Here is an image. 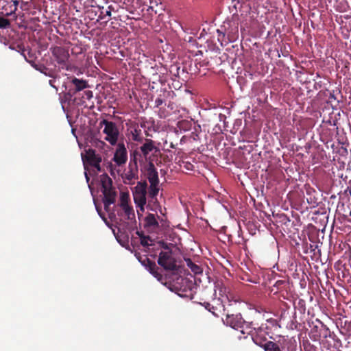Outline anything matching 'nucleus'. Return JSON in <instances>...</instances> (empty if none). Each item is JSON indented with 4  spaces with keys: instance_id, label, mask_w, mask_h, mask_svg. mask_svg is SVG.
Listing matches in <instances>:
<instances>
[{
    "instance_id": "a211bd4d",
    "label": "nucleus",
    "mask_w": 351,
    "mask_h": 351,
    "mask_svg": "<svg viewBox=\"0 0 351 351\" xmlns=\"http://www.w3.org/2000/svg\"><path fill=\"white\" fill-rule=\"evenodd\" d=\"M72 84L75 86V91L78 92L88 87L86 81L74 77L71 80Z\"/></svg>"
},
{
    "instance_id": "423d86ee",
    "label": "nucleus",
    "mask_w": 351,
    "mask_h": 351,
    "mask_svg": "<svg viewBox=\"0 0 351 351\" xmlns=\"http://www.w3.org/2000/svg\"><path fill=\"white\" fill-rule=\"evenodd\" d=\"M100 182L104 194V208L107 212H109L110 206L115 203L117 192L115 188L112 186V179L107 174L101 175Z\"/></svg>"
},
{
    "instance_id": "4c0bfd02",
    "label": "nucleus",
    "mask_w": 351,
    "mask_h": 351,
    "mask_svg": "<svg viewBox=\"0 0 351 351\" xmlns=\"http://www.w3.org/2000/svg\"><path fill=\"white\" fill-rule=\"evenodd\" d=\"M226 230H227V227L226 226H221V229L219 230V232H222V233H224V234H227Z\"/></svg>"
},
{
    "instance_id": "f03ea898",
    "label": "nucleus",
    "mask_w": 351,
    "mask_h": 351,
    "mask_svg": "<svg viewBox=\"0 0 351 351\" xmlns=\"http://www.w3.org/2000/svg\"><path fill=\"white\" fill-rule=\"evenodd\" d=\"M107 226L112 231L117 241L123 245V243L128 242L130 235L133 236L132 232L137 230L136 221H104Z\"/></svg>"
},
{
    "instance_id": "ddd939ff",
    "label": "nucleus",
    "mask_w": 351,
    "mask_h": 351,
    "mask_svg": "<svg viewBox=\"0 0 351 351\" xmlns=\"http://www.w3.org/2000/svg\"><path fill=\"white\" fill-rule=\"evenodd\" d=\"M226 319L223 320V322L230 326L231 328L235 330H239L240 328H244L245 320L242 317L240 313L236 315H229L228 313H226Z\"/></svg>"
},
{
    "instance_id": "9d476101",
    "label": "nucleus",
    "mask_w": 351,
    "mask_h": 351,
    "mask_svg": "<svg viewBox=\"0 0 351 351\" xmlns=\"http://www.w3.org/2000/svg\"><path fill=\"white\" fill-rule=\"evenodd\" d=\"M83 160H86V162L93 168L96 169L97 172L103 171L101 167V162L102 161L101 156L96 152L95 149L91 148L86 150L84 156L82 155Z\"/></svg>"
},
{
    "instance_id": "39448f33",
    "label": "nucleus",
    "mask_w": 351,
    "mask_h": 351,
    "mask_svg": "<svg viewBox=\"0 0 351 351\" xmlns=\"http://www.w3.org/2000/svg\"><path fill=\"white\" fill-rule=\"evenodd\" d=\"M143 143V145L133 152V160L135 164H136L137 160L152 162V157L159 152L158 147L153 140L146 138Z\"/></svg>"
},
{
    "instance_id": "f704fd0d",
    "label": "nucleus",
    "mask_w": 351,
    "mask_h": 351,
    "mask_svg": "<svg viewBox=\"0 0 351 351\" xmlns=\"http://www.w3.org/2000/svg\"><path fill=\"white\" fill-rule=\"evenodd\" d=\"M105 146H106V144L103 141H97V142H96V147H97L103 148Z\"/></svg>"
},
{
    "instance_id": "bb28decb",
    "label": "nucleus",
    "mask_w": 351,
    "mask_h": 351,
    "mask_svg": "<svg viewBox=\"0 0 351 351\" xmlns=\"http://www.w3.org/2000/svg\"><path fill=\"white\" fill-rule=\"evenodd\" d=\"M124 178L128 181V183H130L133 180H134L135 175L132 171H130L125 173Z\"/></svg>"
},
{
    "instance_id": "5701e85b",
    "label": "nucleus",
    "mask_w": 351,
    "mask_h": 351,
    "mask_svg": "<svg viewBox=\"0 0 351 351\" xmlns=\"http://www.w3.org/2000/svg\"><path fill=\"white\" fill-rule=\"evenodd\" d=\"M244 226L247 227V228L249 229L251 234H254L255 232H253V231H255L256 229H258L260 228V226L256 225L257 221H242Z\"/></svg>"
},
{
    "instance_id": "4be33fe9",
    "label": "nucleus",
    "mask_w": 351,
    "mask_h": 351,
    "mask_svg": "<svg viewBox=\"0 0 351 351\" xmlns=\"http://www.w3.org/2000/svg\"><path fill=\"white\" fill-rule=\"evenodd\" d=\"M136 234L139 236L141 239V244L143 247H148L149 245H152V243H149L148 241H152L151 238L149 236H145L143 231L136 230L135 232Z\"/></svg>"
},
{
    "instance_id": "6ab92c4d",
    "label": "nucleus",
    "mask_w": 351,
    "mask_h": 351,
    "mask_svg": "<svg viewBox=\"0 0 351 351\" xmlns=\"http://www.w3.org/2000/svg\"><path fill=\"white\" fill-rule=\"evenodd\" d=\"M243 325H244V328L239 329L241 332L242 334H247L248 335L252 336V333L255 330V329L256 328V326H254V324H253V322H249L245 321V324Z\"/></svg>"
},
{
    "instance_id": "7ed1b4c3",
    "label": "nucleus",
    "mask_w": 351,
    "mask_h": 351,
    "mask_svg": "<svg viewBox=\"0 0 351 351\" xmlns=\"http://www.w3.org/2000/svg\"><path fill=\"white\" fill-rule=\"evenodd\" d=\"M217 32L218 41L221 45H226L238 38L239 23L234 19L225 21Z\"/></svg>"
},
{
    "instance_id": "473e14b6",
    "label": "nucleus",
    "mask_w": 351,
    "mask_h": 351,
    "mask_svg": "<svg viewBox=\"0 0 351 351\" xmlns=\"http://www.w3.org/2000/svg\"><path fill=\"white\" fill-rule=\"evenodd\" d=\"M18 3H19V1H13V5H12L14 6V8H13V10H12L10 11V13H7V14H6V15H7V16L11 15L12 13H14V12H15V11H16V9H17V5H18Z\"/></svg>"
},
{
    "instance_id": "c85d7f7f",
    "label": "nucleus",
    "mask_w": 351,
    "mask_h": 351,
    "mask_svg": "<svg viewBox=\"0 0 351 351\" xmlns=\"http://www.w3.org/2000/svg\"><path fill=\"white\" fill-rule=\"evenodd\" d=\"M149 271L152 274H156V270L158 269V267L154 262L149 261Z\"/></svg>"
},
{
    "instance_id": "412c9836",
    "label": "nucleus",
    "mask_w": 351,
    "mask_h": 351,
    "mask_svg": "<svg viewBox=\"0 0 351 351\" xmlns=\"http://www.w3.org/2000/svg\"><path fill=\"white\" fill-rule=\"evenodd\" d=\"M36 70L43 73L45 75L54 78L56 77L55 72L53 69H49L44 64H39Z\"/></svg>"
},
{
    "instance_id": "f8f14e48",
    "label": "nucleus",
    "mask_w": 351,
    "mask_h": 351,
    "mask_svg": "<svg viewBox=\"0 0 351 351\" xmlns=\"http://www.w3.org/2000/svg\"><path fill=\"white\" fill-rule=\"evenodd\" d=\"M51 51L57 63L64 69L69 58V51L62 47H53L51 49Z\"/></svg>"
},
{
    "instance_id": "dca6fc26",
    "label": "nucleus",
    "mask_w": 351,
    "mask_h": 351,
    "mask_svg": "<svg viewBox=\"0 0 351 351\" xmlns=\"http://www.w3.org/2000/svg\"><path fill=\"white\" fill-rule=\"evenodd\" d=\"M217 291L219 292L220 298V302L221 300H223V303L227 301H230L231 298V295L230 293L229 288L225 285L223 280H217L215 282V293H217Z\"/></svg>"
},
{
    "instance_id": "1a4fd4ad",
    "label": "nucleus",
    "mask_w": 351,
    "mask_h": 351,
    "mask_svg": "<svg viewBox=\"0 0 351 351\" xmlns=\"http://www.w3.org/2000/svg\"><path fill=\"white\" fill-rule=\"evenodd\" d=\"M283 344L284 346L280 347L276 342L269 341L267 346H265L264 351H284L285 348L287 351H296L297 342L293 338L284 339Z\"/></svg>"
},
{
    "instance_id": "2eb2a0df",
    "label": "nucleus",
    "mask_w": 351,
    "mask_h": 351,
    "mask_svg": "<svg viewBox=\"0 0 351 351\" xmlns=\"http://www.w3.org/2000/svg\"><path fill=\"white\" fill-rule=\"evenodd\" d=\"M266 333L262 327H256L251 336L253 342L263 350L269 341L267 340Z\"/></svg>"
},
{
    "instance_id": "20e7f679",
    "label": "nucleus",
    "mask_w": 351,
    "mask_h": 351,
    "mask_svg": "<svg viewBox=\"0 0 351 351\" xmlns=\"http://www.w3.org/2000/svg\"><path fill=\"white\" fill-rule=\"evenodd\" d=\"M128 161V152L125 145L123 143L117 144V147L113 155L112 161L106 162L104 160V165H106L107 170H108L112 176H115L119 173L117 169L118 167L124 165Z\"/></svg>"
},
{
    "instance_id": "393cba45",
    "label": "nucleus",
    "mask_w": 351,
    "mask_h": 351,
    "mask_svg": "<svg viewBox=\"0 0 351 351\" xmlns=\"http://www.w3.org/2000/svg\"><path fill=\"white\" fill-rule=\"evenodd\" d=\"M111 16V6H109L108 8V10L106 11H101L99 14V19H104L106 16Z\"/></svg>"
},
{
    "instance_id": "c03bdc74",
    "label": "nucleus",
    "mask_w": 351,
    "mask_h": 351,
    "mask_svg": "<svg viewBox=\"0 0 351 351\" xmlns=\"http://www.w3.org/2000/svg\"><path fill=\"white\" fill-rule=\"evenodd\" d=\"M85 176H86V178L87 182H88L89 178L88 177L86 173H85Z\"/></svg>"
},
{
    "instance_id": "f3484780",
    "label": "nucleus",
    "mask_w": 351,
    "mask_h": 351,
    "mask_svg": "<svg viewBox=\"0 0 351 351\" xmlns=\"http://www.w3.org/2000/svg\"><path fill=\"white\" fill-rule=\"evenodd\" d=\"M146 223L144 224L145 228L147 229L148 232H156L159 234L162 232V230L160 228V226L158 223V221H145Z\"/></svg>"
},
{
    "instance_id": "58836bf2",
    "label": "nucleus",
    "mask_w": 351,
    "mask_h": 351,
    "mask_svg": "<svg viewBox=\"0 0 351 351\" xmlns=\"http://www.w3.org/2000/svg\"><path fill=\"white\" fill-rule=\"evenodd\" d=\"M145 219H147V220H149V219H155V217L153 215H149V216L146 217L145 218Z\"/></svg>"
},
{
    "instance_id": "aec40b11",
    "label": "nucleus",
    "mask_w": 351,
    "mask_h": 351,
    "mask_svg": "<svg viewBox=\"0 0 351 351\" xmlns=\"http://www.w3.org/2000/svg\"><path fill=\"white\" fill-rule=\"evenodd\" d=\"M186 264L189 268L191 269L195 274H199L202 272V269L195 263H194L190 258L184 259Z\"/></svg>"
},
{
    "instance_id": "37998d69",
    "label": "nucleus",
    "mask_w": 351,
    "mask_h": 351,
    "mask_svg": "<svg viewBox=\"0 0 351 351\" xmlns=\"http://www.w3.org/2000/svg\"><path fill=\"white\" fill-rule=\"evenodd\" d=\"M237 226H239V228H241V223H240V221H237Z\"/></svg>"
},
{
    "instance_id": "cd10ccee",
    "label": "nucleus",
    "mask_w": 351,
    "mask_h": 351,
    "mask_svg": "<svg viewBox=\"0 0 351 351\" xmlns=\"http://www.w3.org/2000/svg\"><path fill=\"white\" fill-rule=\"evenodd\" d=\"M330 221V226L332 229H334L335 226H337V228H340V225H342L343 221H326L328 223Z\"/></svg>"
},
{
    "instance_id": "b1692460",
    "label": "nucleus",
    "mask_w": 351,
    "mask_h": 351,
    "mask_svg": "<svg viewBox=\"0 0 351 351\" xmlns=\"http://www.w3.org/2000/svg\"><path fill=\"white\" fill-rule=\"evenodd\" d=\"M131 136L134 141L138 143H143L144 141V138L141 134V130H139L134 129V130L131 131Z\"/></svg>"
},
{
    "instance_id": "7c9ffc66",
    "label": "nucleus",
    "mask_w": 351,
    "mask_h": 351,
    "mask_svg": "<svg viewBox=\"0 0 351 351\" xmlns=\"http://www.w3.org/2000/svg\"><path fill=\"white\" fill-rule=\"evenodd\" d=\"M300 221H295H295H291V220H289V221H286L283 223L284 225H285L286 226H289V223H291V225L292 226H299V223H300Z\"/></svg>"
},
{
    "instance_id": "79ce46f5",
    "label": "nucleus",
    "mask_w": 351,
    "mask_h": 351,
    "mask_svg": "<svg viewBox=\"0 0 351 351\" xmlns=\"http://www.w3.org/2000/svg\"><path fill=\"white\" fill-rule=\"evenodd\" d=\"M97 211H98L100 217L102 218V219L106 220V219L101 215V213H99V211L98 210H97Z\"/></svg>"
},
{
    "instance_id": "4468645a",
    "label": "nucleus",
    "mask_w": 351,
    "mask_h": 351,
    "mask_svg": "<svg viewBox=\"0 0 351 351\" xmlns=\"http://www.w3.org/2000/svg\"><path fill=\"white\" fill-rule=\"evenodd\" d=\"M130 200L129 194L128 193H121L120 195L119 206L121 212L125 214L128 219H132L134 217V210L132 206L128 204Z\"/></svg>"
},
{
    "instance_id": "ea45409f",
    "label": "nucleus",
    "mask_w": 351,
    "mask_h": 351,
    "mask_svg": "<svg viewBox=\"0 0 351 351\" xmlns=\"http://www.w3.org/2000/svg\"><path fill=\"white\" fill-rule=\"evenodd\" d=\"M276 221V223H275L274 221H272L273 224H274V226H278V222H280V223H281V222H282V221H281V220H279V221Z\"/></svg>"
},
{
    "instance_id": "0eeeda50",
    "label": "nucleus",
    "mask_w": 351,
    "mask_h": 351,
    "mask_svg": "<svg viewBox=\"0 0 351 351\" xmlns=\"http://www.w3.org/2000/svg\"><path fill=\"white\" fill-rule=\"evenodd\" d=\"M99 126L104 127L103 133L106 135L104 140L111 145H116L120 135L118 125L114 122L103 119L100 121Z\"/></svg>"
},
{
    "instance_id": "72a5a7b5",
    "label": "nucleus",
    "mask_w": 351,
    "mask_h": 351,
    "mask_svg": "<svg viewBox=\"0 0 351 351\" xmlns=\"http://www.w3.org/2000/svg\"><path fill=\"white\" fill-rule=\"evenodd\" d=\"M84 95L87 99H90L93 97V92L91 90H86L84 92Z\"/></svg>"
},
{
    "instance_id": "c756f323",
    "label": "nucleus",
    "mask_w": 351,
    "mask_h": 351,
    "mask_svg": "<svg viewBox=\"0 0 351 351\" xmlns=\"http://www.w3.org/2000/svg\"><path fill=\"white\" fill-rule=\"evenodd\" d=\"M158 244L160 246V247L165 250L166 251L171 250V249L169 246V244L163 241H158Z\"/></svg>"
},
{
    "instance_id": "a878e982",
    "label": "nucleus",
    "mask_w": 351,
    "mask_h": 351,
    "mask_svg": "<svg viewBox=\"0 0 351 351\" xmlns=\"http://www.w3.org/2000/svg\"><path fill=\"white\" fill-rule=\"evenodd\" d=\"M10 25V21L8 19L0 17V28H7Z\"/></svg>"
},
{
    "instance_id": "9b49d317",
    "label": "nucleus",
    "mask_w": 351,
    "mask_h": 351,
    "mask_svg": "<svg viewBox=\"0 0 351 351\" xmlns=\"http://www.w3.org/2000/svg\"><path fill=\"white\" fill-rule=\"evenodd\" d=\"M220 298H216L213 300V304L205 302L202 305L215 316L219 317L220 315H224L226 311L223 300H221L220 302Z\"/></svg>"
},
{
    "instance_id": "2f4dec72",
    "label": "nucleus",
    "mask_w": 351,
    "mask_h": 351,
    "mask_svg": "<svg viewBox=\"0 0 351 351\" xmlns=\"http://www.w3.org/2000/svg\"><path fill=\"white\" fill-rule=\"evenodd\" d=\"M23 56H24V58H25V60H26L27 62H29V63L31 64V66L36 70V68H38V67L39 64H36V63H35V62H34V61H33V60H29L26 58L25 55H23Z\"/></svg>"
},
{
    "instance_id": "e433bc0d",
    "label": "nucleus",
    "mask_w": 351,
    "mask_h": 351,
    "mask_svg": "<svg viewBox=\"0 0 351 351\" xmlns=\"http://www.w3.org/2000/svg\"><path fill=\"white\" fill-rule=\"evenodd\" d=\"M163 103V101L162 99L160 98H157L156 100H155V104H156V106H159L160 105H162Z\"/></svg>"
},
{
    "instance_id": "c9c22d12",
    "label": "nucleus",
    "mask_w": 351,
    "mask_h": 351,
    "mask_svg": "<svg viewBox=\"0 0 351 351\" xmlns=\"http://www.w3.org/2000/svg\"><path fill=\"white\" fill-rule=\"evenodd\" d=\"M55 82H56V80H55V77L53 78V80H50L49 81V84L51 86H52L53 88H54L56 90H58V88L55 85Z\"/></svg>"
},
{
    "instance_id": "a19ab883",
    "label": "nucleus",
    "mask_w": 351,
    "mask_h": 351,
    "mask_svg": "<svg viewBox=\"0 0 351 351\" xmlns=\"http://www.w3.org/2000/svg\"><path fill=\"white\" fill-rule=\"evenodd\" d=\"M168 221H163V220H161L160 222H161V226H163L165 225V223H166Z\"/></svg>"
},
{
    "instance_id": "6e6552de",
    "label": "nucleus",
    "mask_w": 351,
    "mask_h": 351,
    "mask_svg": "<svg viewBox=\"0 0 351 351\" xmlns=\"http://www.w3.org/2000/svg\"><path fill=\"white\" fill-rule=\"evenodd\" d=\"M158 264L165 270L174 271L177 269V265L172 254V250L161 251L159 254Z\"/></svg>"
},
{
    "instance_id": "f257e3e1",
    "label": "nucleus",
    "mask_w": 351,
    "mask_h": 351,
    "mask_svg": "<svg viewBox=\"0 0 351 351\" xmlns=\"http://www.w3.org/2000/svg\"><path fill=\"white\" fill-rule=\"evenodd\" d=\"M146 176L149 182V188L147 182L144 181L137 182L132 189L138 219L143 217L147 199L149 203L154 204L157 201L156 197L160 191L158 173L152 162L147 165Z\"/></svg>"
}]
</instances>
